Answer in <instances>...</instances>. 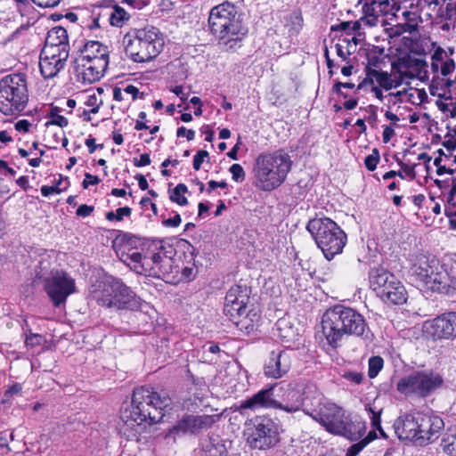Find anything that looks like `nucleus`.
Masks as SVG:
<instances>
[{"instance_id":"1","label":"nucleus","mask_w":456,"mask_h":456,"mask_svg":"<svg viewBox=\"0 0 456 456\" xmlns=\"http://www.w3.org/2000/svg\"><path fill=\"white\" fill-rule=\"evenodd\" d=\"M170 398L166 393H159L151 387H135L130 404L123 405L118 423V434L127 441L141 440L147 428L159 422L163 409L168 406Z\"/></svg>"},{"instance_id":"2","label":"nucleus","mask_w":456,"mask_h":456,"mask_svg":"<svg viewBox=\"0 0 456 456\" xmlns=\"http://www.w3.org/2000/svg\"><path fill=\"white\" fill-rule=\"evenodd\" d=\"M322 332L333 349L341 346L345 336L366 338L370 329L365 317L356 309L337 304L329 307L322 317Z\"/></svg>"},{"instance_id":"3","label":"nucleus","mask_w":456,"mask_h":456,"mask_svg":"<svg viewBox=\"0 0 456 456\" xmlns=\"http://www.w3.org/2000/svg\"><path fill=\"white\" fill-rule=\"evenodd\" d=\"M208 22L211 34L230 49L235 48L248 31L235 4L228 1L211 8Z\"/></svg>"},{"instance_id":"4","label":"nucleus","mask_w":456,"mask_h":456,"mask_svg":"<svg viewBox=\"0 0 456 456\" xmlns=\"http://www.w3.org/2000/svg\"><path fill=\"white\" fill-rule=\"evenodd\" d=\"M110 63V51L100 41L90 40L77 52L75 59V72L78 81L93 84L105 74Z\"/></svg>"},{"instance_id":"5","label":"nucleus","mask_w":456,"mask_h":456,"mask_svg":"<svg viewBox=\"0 0 456 456\" xmlns=\"http://www.w3.org/2000/svg\"><path fill=\"white\" fill-rule=\"evenodd\" d=\"M127 40L126 53L134 62H148L154 60L163 50L165 41L160 29L146 24L131 28L125 36Z\"/></svg>"},{"instance_id":"6","label":"nucleus","mask_w":456,"mask_h":456,"mask_svg":"<svg viewBox=\"0 0 456 456\" xmlns=\"http://www.w3.org/2000/svg\"><path fill=\"white\" fill-rule=\"evenodd\" d=\"M291 165L289 154L281 151L259 154L253 169L256 186L264 191L277 189L284 183Z\"/></svg>"},{"instance_id":"7","label":"nucleus","mask_w":456,"mask_h":456,"mask_svg":"<svg viewBox=\"0 0 456 456\" xmlns=\"http://www.w3.org/2000/svg\"><path fill=\"white\" fill-rule=\"evenodd\" d=\"M410 271L415 281L426 289L448 294L451 289V277L444 265L436 256L419 253L411 262Z\"/></svg>"},{"instance_id":"8","label":"nucleus","mask_w":456,"mask_h":456,"mask_svg":"<svg viewBox=\"0 0 456 456\" xmlns=\"http://www.w3.org/2000/svg\"><path fill=\"white\" fill-rule=\"evenodd\" d=\"M90 292L97 304L106 308L127 310L139 305L134 292L121 279L113 276L97 281Z\"/></svg>"},{"instance_id":"9","label":"nucleus","mask_w":456,"mask_h":456,"mask_svg":"<svg viewBox=\"0 0 456 456\" xmlns=\"http://www.w3.org/2000/svg\"><path fill=\"white\" fill-rule=\"evenodd\" d=\"M306 230L328 261L341 254L347 241L346 232L329 217H315L309 220Z\"/></svg>"},{"instance_id":"10","label":"nucleus","mask_w":456,"mask_h":456,"mask_svg":"<svg viewBox=\"0 0 456 456\" xmlns=\"http://www.w3.org/2000/svg\"><path fill=\"white\" fill-rule=\"evenodd\" d=\"M29 100L28 78L25 73L14 72L0 79V112L18 117L27 108Z\"/></svg>"},{"instance_id":"11","label":"nucleus","mask_w":456,"mask_h":456,"mask_svg":"<svg viewBox=\"0 0 456 456\" xmlns=\"http://www.w3.org/2000/svg\"><path fill=\"white\" fill-rule=\"evenodd\" d=\"M138 273L166 279L172 273L173 248L162 240L144 238Z\"/></svg>"},{"instance_id":"12","label":"nucleus","mask_w":456,"mask_h":456,"mask_svg":"<svg viewBox=\"0 0 456 456\" xmlns=\"http://www.w3.org/2000/svg\"><path fill=\"white\" fill-rule=\"evenodd\" d=\"M369 284L375 296L387 305H402L407 302L405 286L395 273L381 265L370 270Z\"/></svg>"},{"instance_id":"13","label":"nucleus","mask_w":456,"mask_h":456,"mask_svg":"<svg viewBox=\"0 0 456 456\" xmlns=\"http://www.w3.org/2000/svg\"><path fill=\"white\" fill-rule=\"evenodd\" d=\"M306 388L314 395L311 400H307L303 411L313 419L320 423L325 429L331 433L338 421L345 416V411L335 403L330 402L317 391L314 385H309Z\"/></svg>"},{"instance_id":"14","label":"nucleus","mask_w":456,"mask_h":456,"mask_svg":"<svg viewBox=\"0 0 456 456\" xmlns=\"http://www.w3.org/2000/svg\"><path fill=\"white\" fill-rule=\"evenodd\" d=\"M443 378L433 371L416 370L402 378L396 384L398 392L404 395L428 396L443 384Z\"/></svg>"},{"instance_id":"15","label":"nucleus","mask_w":456,"mask_h":456,"mask_svg":"<svg viewBox=\"0 0 456 456\" xmlns=\"http://www.w3.org/2000/svg\"><path fill=\"white\" fill-rule=\"evenodd\" d=\"M143 240L142 237L118 231L112 241V248L119 259L135 271L140 266Z\"/></svg>"},{"instance_id":"16","label":"nucleus","mask_w":456,"mask_h":456,"mask_svg":"<svg viewBox=\"0 0 456 456\" xmlns=\"http://www.w3.org/2000/svg\"><path fill=\"white\" fill-rule=\"evenodd\" d=\"M428 63L425 60L416 58L409 53L398 57L392 62V69L403 83H409L406 79L419 78L425 80L428 77Z\"/></svg>"},{"instance_id":"17","label":"nucleus","mask_w":456,"mask_h":456,"mask_svg":"<svg viewBox=\"0 0 456 456\" xmlns=\"http://www.w3.org/2000/svg\"><path fill=\"white\" fill-rule=\"evenodd\" d=\"M251 439L255 448L266 449L274 446L279 442L277 425L268 417H256Z\"/></svg>"},{"instance_id":"18","label":"nucleus","mask_w":456,"mask_h":456,"mask_svg":"<svg viewBox=\"0 0 456 456\" xmlns=\"http://www.w3.org/2000/svg\"><path fill=\"white\" fill-rule=\"evenodd\" d=\"M426 333L434 340L454 339L456 338V312H447L428 321L424 325Z\"/></svg>"},{"instance_id":"19","label":"nucleus","mask_w":456,"mask_h":456,"mask_svg":"<svg viewBox=\"0 0 456 456\" xmlns=\"http://www.w3.org/2000/svg\"><path fill=\"white\" fill-rule=\"evenodd\" d=\"M75 289V281L66 273L53 276L45 281V290L56 307L63 304Z\"/></svg>"},{"instance_id":"20","label":"nucleus","mask_w":456,"mask_h":456,"mask_svg":"<svg viewBox=\"0 0 456 456\" xmlns=\"http://www.w3.org/2000/svg\"><path fill=\"white\" fill-rule=\"evenodd\" d=\"M218 419L217 415H192L184 414L175 425L168 431L171 434H193L198 435L203 430L210 428Z\"/></svg>"},{"instance_id":"21","label":"nucleus","mask_w":456,"mask_h":456,"mask_svg":"<svg viewBox=\"0 0 456 456\" xmlns=\"http://www.w3.org/2000/svg\"><path fill=\"white\" fill-rule=\"evenodd\" d=\"M69 51L43 48L40 53L39 69L45 79L55 77L66 65Z\"/></svg>"},{"instance_id":"22","label":"nucleus","mask_w":456,"mask_h":456,"mask_svg":"<svg viewBox=\"0 0 456 456\" xmlns=\"http://www.w3.org/2000/svg\"><path fill=\"white\" fill-rule=\"evenodd\" d=\"M419 444L420 445L435 442L444 428L443 419L431 412L419 411Z\"/></svg>"},{"instance_id":"23","label":"nucleus","mask_w":456,"mask_h":456,"mask_svg":"<svg viewBox=\"0 0 456 456\" xmlns=\"http://www.w3.org/2000/svg\"><path fill=\"white\" fill-rule=\"evenodd\" d=\"M281 392V400L275 399L274 409L294 413L303 411L305 407L307 400H311L309 396H304L300 389L297 388L291 383L279 387Z\"/></svg>"},{"instance_id":"24","label":"nucleus","mask_w":456,"mask_h":456,"mask_svg":"<svg viewBox=\"0 0 456 456\" xmlns=\"http://www.w3.org/2000/svg\"><path fill=\"white\" fill-rule=\"evenodd\" d=\"M250 290L246 285L236 284L232 286L226 293L224 314L228 317L236 318L239 313L248 309Z\"/></svg>"},{"instance_id":"25","label":"nucleus","mask_w":456,"mask_h":456,"mask_svg":"<svg viewBox=\"0 0 456 456\" xmlns=\"http://www.w3.org/2000/svg\"><path fill=\"white\" fill-rule=\"evenodd\" d=\"M419 411L399 416L394 422L395 433L400 440L419 443Z\"/></svg>"},{"instance_id":"26","label":"nucleus","mask_w":456,"mask_h":456,"mask_svg":"<svg viewBox=\"0 0 456 456\" xmlns=\"http://www.w3.org/2000/svg\"><path fill=\"white\" fill-rule=\"evenodd\" d=\"M291 368V356L286 350L272 351L265 365V375L268 378L279 379Z\"/></svg>"},{"instance_id":"27","label":"nucleus","mask_w":456,"mask_h":456,"mask_svg":"<svg viewBox=\"0 0 456 456\" xmlns=\"http://www.w3.org/2000/svg\"><path fill=\"white\" fill-rule=\"evenodd\" d=\"M228 319L243 333L249 335L255 333L261 322V311L256 307L246 309L244 313H239L236 318L228 317Z\"/></svg>"},{"instance_id":"28","label":"nucleus","mask_w":456,"mask_h":456,"mask_svg":"<svg viewBox=\"0 0 456 456\" xmlns=\"http://www.w3.org/2000/svg\"><path fill=\"white\" fill-rule=\"evenodd\" d=\"M274 387L262 389L251 397L240 401L238 410L240 413L244 410L256 411L258 409H274L275 398L273 397Z\"/></svg>"},{"instance_id":"29","label":"nucleus","mask_w":456,"mask_h":456,"mask_svg":"<svg viewBox=\"0 0 456 456\" xmlns=\"http://www.w3.org/2000/svg\"><path fill=\"white\" fill-rule=\"evenodd\" d=\"M366 426L362 421L345 419V416L337 424V427L331 431L348 438L351 441L360 439L365 433Z\"/></svg>"},{"instance_id":"30","label":"nucleus","mask_w":456,"mask_h":456,"mask_svg":"<svg viewBox=\"0 0 456 456\" xmlns=\"http://www.w3.org/2000/svg\"><path fill=\"white\" fill-rule=\"evenodd\" d=\"M43 48L57 51H69L67 30L62 27H54L48 31Z\"/></svg>"},{"instance_id":"31","label":"nucleus","mask_w":456,"mask_h":456,"mask_svg":"<svg viewBox=\"0 0 456 456\" xmlns=\"http://www.w3.org/2000/svg\"><path fill=\"white\" fill-rule=\"evenodd\" d=\"M436 153L437 156L434 159V165L436 167V172L438 175L444 174L452 175L456 173V154H453V151L438 149Z\"/></svg>"},{"instance_id":"32","label":"nucleus","mask_w":456,"mask_h":456,"mask_svg":"<svg viewBox=\"0 0 456 456\" xmlns=\"http://www.w3.org/2000/svg\"><path fill=\"white\" fill-rule=\"evenodd\" d=\"M363 12L366 17H371L377 20L379 15L391 14L392 9L389 0H364Z\"/></svg>"},{"instance_id":"33","label":"nucleus","mask_w":456,"mask_h":456,"mask_svg":"<svg viewBox=\"0 0 456 456\" xmlns=\"http://www.w3.org/2000/svg\"><path fill=\"white\" fill-rule=\"evenodd\" d=\"M276 336L282 343H291L297 340L298 336L297 329L293 326L289 320L280 318L276 323Z\"/></svg>"},{"instance_id":"34","label":"nucleus","mask_w":456,"mask_h":456,"mask_svg":"<svg viewBox=\"0 0 456 456\" xmlns=\"http://www.w3.org/2000/svg\"><path fill=\"white\" fill-rule=\"evenodd\" d=\"M375 82L377 86L382 87L386 91L396 88L403 85V80L398 77V74L391 69V72L383 71L375 69Z\"/></svg>"},{"instance_id":"35","label":"nucleus","mask_w":456,"mask_h":456,"mask_svg":"<svg viewBox=\"0 0 456 456\" xmlns=\"http://www.w3.org/2000/svg\"><path fill=\"white\" fill-rule=\"evenodd\" d=\"M451 188L444 202V213L450 227L456 230V178H451Z\"/></svg>"},{"instance_id":"36","label":"nucleus","mask_w":456,"mask_h":456,"mask_svg":"<svg viewBox=\"0 0 456 456\" xmlns=\"http://www.w3.org/2000/svg\"><path fill=\"white\" fill-rule=\"evenodd\" d=\"M337 55L343 61H346L350 57V55L354 53L351 50L352 45H350V41L347 37H343V34L338 37V42L334 45Z\"/></svg>"},{"instance_id":"37","label":"nucleus","mask_w":456,"mask_h":456,"mask_svg":"<svg viewBox=\"0 0 456 456\" xmlns=\"http://www.w3.org/2000/svg\"><path fill=\"white\" fill-rule=\"evenodd\" d=\"M110 18V24L111 26L121 28L125 24V22L129 20L130 15L126 12V11L124 8L118 5H111Z\"/></svg>"},{"instance_id":"38","label":"nucleus","mask_w":456,"mask_h":456,"mask_svg":"<svg viewBox=\"0 0 456 456\" xmlns=\"http://www.w3.org/2000/svg\"><path fill=\"white\" fill-rule=\"evenodd\" d=\"M377 438V433L375 430L370 431L367 436L361 439L356 444H352L348 449L347 452L349 456H357L365 446H367L370 442Z\"/></svg>"},{"instance_id":"39","label":"nucleus","mask_w":456,"mask_h":456,"mask_svg":"<svg viewBox=\"0 0 456 456\" xmlns=\"http://www.w3.org/2000/svg\"><path fill=\"white\" fill-rule=\"evenodd\" d=\"M60 112L61 109L59 107L53 106L48 113L50 119L45 123V126H58L61 128L66 127L69 125V120L64 116L60 115Z\"/></svg>"},{"instance_id":"40","label":"nucleus","mask_w":456,"mask_h":456,"mask_svg":"<svg viewBox=\"0 0 456 456\" xmlns=\"http://www.w3.org/2000/svg\"><path fill=\"white\" fill-rule=\"evenodd\" d=\"M361 28V23L359 20L355 21H342L337 25H332L330 29L334 32H343L345 33L344 37H349L354 32L358 31Z\"/></svg>"},{"instance_id":"41","label":"nucleus","mask_w":456,"mask_h":456,"mask_svg":"<svg viewBox=\"0 0 456 456\" xmlns=\"http://www.w3.org/2000/svg\"><path fill=\"white\" fill-rule=\"evenodd\" d=\"M188 191V188L184 183H178L169 195V199L172 202L176 203L179 206H186L188 200L184 194Z\"/></svg>"},{"instance_id":"42","label":"nucleus","mask_w":456,"mask_h":456,"mask_svg":"<svg viewBox=\"0 0 456 456\" xmlns=\"http://www.w3.org/2000/svg\"><path fill=\"white\" fill-rule=\"evenodd\" d=\"M445 54V52L442 47H437L431 56V70L434 75L433 79L439 77L440 75V67L443 62V58Z\"/></svg>"},{"instance_id":"43","label":"nucleus","mask_w":456,"mask_h":456,"mask_svg":"<svg viewBox=\"0 0 456 456\" xmlns=\"http://www.w3.org/2000/svg\"><path fill=\"white\" fill-rule=\"evenodd\" d=\"M132 215V208L130 207H122L116 209V211H109L106 213V219L109 222H122L125 217H130Z\"/></svg>"},{"instance_id":"44","label":"nucleus","mask_w":456,"mask_h":456,"mask_svg":"<svg viewBox=\"0 0 456 456\" xmlns=\"http://www.w3.org/2000/svg\"><path fill=\"white\" fill-rule=\"evenodd\" d=\"M368 376L370 379L377 377L384 366V360L379 355L371 356L368 362Z\"/></svg>"},{"instance_id":"45","label":"nucleus","mask_w":456,"mask_h":456,"mask_svg":"<svg viewBox=\"0 0 456 456\" xmlns=\"http://www.w3.org/2000/svg\"><path fill=\"white\" fill-rule=\"evenodd\" d=\"M444 452L450 456H456V433L447 435L441 441Z\"/></svg>"},{"instance_id":"46","label":"nucleus","mask_w":456,"mask_h":456,"mask_svg":"<svg viewBox=\"0 0 456 456\" xmlns=\"http://www.w3.org/2000/svg\"><path fill=\"white\" fill-rule=\"evenodd\" d=\"M110 11L111 5L109 6H96L92 11V17H97L104 26L107 23H110Z\"/></svg>"},{"instance_id":"47","label":"nucleus","mask_w":456,"mask_h":456,"mask_svg":"<svg viewBox=\"0 0 456 456\" xmlns=\"http://www.w3.org/2000/svg\"><path fill=\"white\" fill-rule=\"evenodd\" d=\"M289 20L291 22V25L289 28V34L290 36H297L304 26V20L302 14L300 12H295L290 15Z\"/></svg>"},{"instance_id":"48","label":"nucleus","mask_w":456,"mask_h":456,"mask_svg":"<svg viewBox=\"0 0 456 456\" xmlns=\"http://www.w3.org/2000/svg\"><path fill=\"white\" fill-rule=\"evenodd\" d=\"M380 160L379 151L373 148L371 153L365 157L364 166L368 171H374Z\"/></svg>"},{"instance_id":"49","label":"nucleus","mask_w":456,"mask_h":456,"mask_svg":"<svg viewBox=\"0 0 456 456\" xmlns=\"http://www.w3.org/2000/svg\"><path fill=\"white\" fill-rule=\"evenodd\" d=\"M364 72H365V77L357 85V89H363L365 88L367 86H370L371 87L372 86H376L374 85L375 82V75L373 73H375V69L370 67V66H365L364 68Z\"/></svg>"},{"instance_id":"50","label":"nucleus","mask_w":456,"mask_h":456,"mask_svg":"<svg viewBox=\"0 0 456 456\" xmlns=\"http://www.w3.org/2000/svg\"><path fill=\"white\" fill-rule=\"evenodd\" d=\"M365 410L369 413V417L371 421V426L373 428H379V425L381 424L382 409L377 410L375 406H372L371 404H367L365 406Z\"/></svg>"},{"instance_id":"51","label":"nucleus","mask_w":456,"mask_h":456,"mask_svg":"<svg viewBox=\"0 0 456 456\" xmlns=\"http://www.w3.org/2000/svg\"><path fill=\"white\" fill-rule=\"evenodd\" d=\"M44 341V337L38 333H33L28 330L26 333L25 345L27 347L34 348L39 346Z\"/></svg>"},{"instance_id":"52","label":"nucleus","mask_w":456,"mask_h":456,"mask_svg":"<svg viewBox=\"0 0 456 456\" xmlns=\"http://www.w3.org/2000/svg\"><path fill=\"white\" fill-rule=\"evenodd\" d=\"M403 15L407 19V21L399 24L401 27V32L405 33H412L417 31L418 29V24L413 20H411L410 17L412 15V13L409 11L403 12Z\"/></svg>"},{"instance_id":"53","label":"nucleus","mask_w":456,"mask_h":456,"mask_svg":"<svg viewBox=\"0 0 456 456\" xmlns=\"http://www.w3.org/2000/svg\"><path fill=\"white\" fill-rule=\"evenodd\" d=\"M229 171L232 174V178L233 181L241 183L245 180L246 174L240 164H232L230 167Z\"/></svg>"},{"instance_id":"54","label":"nucleus","mask_w":456,"mask_h":456,"mask_svg":"<svg viewBox=\"0 0 456 456\" xmlns=\"http://www.w3.org/2000/svg\"><path fill=\"white\" fill-rule=\"evenodd\" d=\"M397 164L401 167L403 174L404 173L407 177H409L411 180L415 179L416 177V172H415V167L416 164L413 165H408L402 161L400 159L396 158Z\"/></svg>"},{"instance_id":"55","label":"nucleus","mask_w":456,"mask_h":456,"mask_svg":"<svg viewBox=\"0 0 456 456\" xmlns=\"http://www.w3.org/2000/svg\"><path fill=\"white\" fill-rule=\"evenodd\" d=\"M358 101V97H351L343 103V106L339 105L338 103L333 104V109L336 112L341 111L342 109L351 110L357 106Z\"/></svg>"},{"instance_id":"56","label":"nucleus","mask_w":456,"mask_h":456,"mask_svg":"<svg viewBox=\"0 0 456 456\" xmlns=\"http://www.w3.org/2000/svg\"><path fill=\"white\" fill-rule=\"evenodd\" d=\"M209 153L206 150H200L193 157L192 167L195 170H200L202 163L206 158H208Z\"/></svg>"},{"instance_id":"57","label":"nucleus","mask_w":456,"mask_h":456,"mask_svg":"<svg viewBox=\"0 0 456 456\" xmlns=\"http://www.w3.org/2000/svg\"><path fill=\"white\" fill-rule=\"evenodd\" d=\"M66 189H67V186H64L63 188H61V187H58V184H54L53 186L43 185L41 187V193L44 197H49L53 194H60Z\"/></svg>"},{"instance_id":"58","label":"nucleus","mask_w":456,"mask_h":456,"mask_svg":"<svg viewBox=\"0 0 456 456\" xmlns=\"http://www.w3.org/2000/svg\"><path fill=\"white\" fill-rule=\"evenodd\" d=\"M333 86H335V89L338 92H339V88H342L343 90L344 89L354 90V96H356L358 92L361 90V89H357V85H355L354 83H352V82H341L338 79H335L334 80Z\"/></svg>"},{"instance_id":"59","label":"nucleus","mask_w":456,"mask_h":456,"mask_svg":"<svg viewBox=\"0 0 456 456\" xmlns=\"http://www.w3.org/2000/svg\"><path fill=\"white\" fill-rule=\"evenodd\" d=\"M455 69V62L452 59L443 60L440 67V75L446 77L450 75Z\"/></svg>"},{"instance_id":"60","label":"nucleus","mask_w":456,"mask_h":456,"mask_svg":"<svg viewBox=\"0 0 456 456\" xmlns=\"http://www.w3.org/2000/svg\"><path fill=\"white\" fill-rule=\"evenodd\" d=\"M124 93L126 94H130L133 101L137 100L138 98L143 99L144 93L140 92L139 88L134 85H127L124 87Z\"/></svg>"},{"instance_id":"61","label":"nucleus","mask_w":456,"mask_h":456,"mask_svg":"<svg viewBox=\"0 0 456 456\" xmlns=\"http://www.w3.org/2000/svg\"><path fill=\"white\" fill-rule=\"evenodd\" d=\"M442 145L444 147V151L454 152L456 150V138L451 133H447L444 135V141L442 142Z\"/></svg>"},{"instance_id":"62","label":"nucleus","mask_w":456,"mask_h":456,"mask_svg":"<svg viewBox=\"0 0 456 456\" xmlns=\"http://www.w3.org/2000/svg\"><path fill=\"white\" fill-rule=\"evenodd\" d=\"M101 183V179L98 175H92L90 173L85 174V178L82 182L83 189H87L90 185H97Z\"/></svg>"},{"instance_id":"63","label":"nucleus","mask_w":456,"mask_h":456,"mask_svg":"<svg viewBox=\"0 0 456 456\" xmlns=\"http://www.w3.org/2000/svg\"><path fill=\"white\" fill-rule=\"evenodd\" d=\"M343 377L355 385L361 384L363 380V374L357 371H347Z\"/></svg>"},{"instance_id":"64","label":"nucleus","mask_w":456,"mask_h":456,"mask_svg":"<svg viewBox=\"0 0 456 456\" xmlns=\"http://www.w3.org/2000/svg\"><path fill=\"white\" fill-rule=\"evenodd\" d=\"M181 216L177 213L174 216V217L162 220V225L167 228H176L181 224Z\"/></svg>"}]
</instances>
